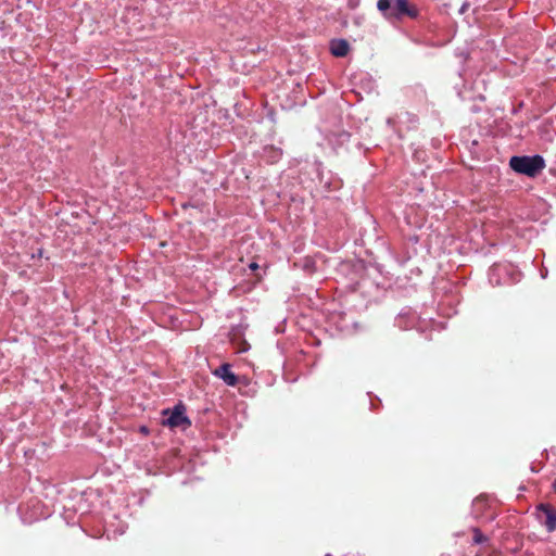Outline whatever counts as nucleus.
<instances>
[{
  "instance_id": "obj_1",
  "label": "nucleus",
  "mask_w": 556,
  "mask_h": 556,
  "mask_svg": "<svg viewBox=\"0 0 556 556\" xmlns=\"http://www.w3.org/2000/svg\"><path fill=\"white\" fill-rule=\"evenodd\" d=\"M377 8L388 20L416 18L419 13L407 0H378Z\"/></svg>"
},
{
  "instance_id": "obj_2",
  "label": "nucleus",
  "mask_w": 556,
  "mask_h": 556,
  "mask_svg": "<svg viewBox=\"0 0 556 556\" xmlns=\"http://www.w3.org/2000/svg\"><path fill=\"white\" fill-rule=\"evenodd\" d=\"M509 165L518 174L534 177L545 167V162L540 155H525L513 156L509 161Z\"/></svg>"
},
{
  "instance_id": "obj_3",
  "label": "nucleus",
  "mask_w": 556,
  "mask_h": 556,
  "mask_svg": "<svg viewBox=\"0 0 556 556\" xmlns=\"http://www.w3.org/2000/svg\"><path fill=\"white\" fill-rule=\"evenodd\" d=\"M538 518L548 532L556 530V508L549 504L541 503L538 507Z\"/></svg>"
},
{
  "instance_id": "obj_4",
  "label": "nucleus",
  "mask_w": 556,
  "mask_h": 556,
  "mask_svg": "<svg viewBox=\"0 0 556 556\" xmlns=\"http://www.w3.org/2000/svg\"><path fill=\"white\" fill-rule=\"evenodd\" d=\"M164 414H168V417L163 420V425L168 426L170 428L176 427H188L190 426V421L184 413V409L180 406H176L170 413L167 410Z\"/></svg>"
},
{
  "instance_id": "obj_5",
  "label": "nucleus",
  "mask_w": 556,
  "mask_h": 556,
  "mask_svg": "<svg viewBox=\"0 0 556 556\" xmlns=\"http://www.w3.org/2000/svg\"><path fill=\"white\" fill-rule=\"evenodd\" d=\"M214 376L224 380L227 386L233 387L238 382L237 376L230 370L229 364H223L213 371Z\"/></svg>"
},
{
  "instance_id": "obj_6",
  "label": "nucleus",
  "mask_w": 556,
  "mask_h": 556,
  "mask_svg": "<svg viewBox=\"0 0 556 556\" xmlns=\"http://www.w3.org/2000/svg\"><path fill=\"white\" fill-rule=\"evenodd\" d=\"M350 46L344 39H334L330 42V51L334 56L343 58L348 54Z\"/></svg>"
},
{
  "instance_id": "obj_7",
  "label": "nucleus",
  "mask_w": 556,
  "mask_h": 556,
  "mask_svg": "<svg viewBox=\"0 0 556 556\" xmlns=\"http://www.w3.org/2000/svg\"><path fill=\"white\" fill-rule=\"evenodd\" d=\"M484 541H486V538L482 534V532L475 528L473 529V542L476 544H480V543H483Z\"/></svg>"
},
{
  "instance_id": "obj_8",
  "label": "nucleus",
  "mask_w": 556,
  "mask_h": 556,
  "mask_svg": "<svg viewBox=\"0 0 556 556\" xmlns=\"http://www.w3.org/2000/svg\"><path fill=\"white\" fill-rule=\"evenodd\" d=\"M268 152L271 153V155H269L268 157L270 159L271 162H275L277 159L280 157L281 155V151L278 150V149H275V148H269L268 149Z\"/></svg>"
},
{
  "instance_id": "obj_9",
  "label": "nucleus",
  "mask_w": 556,
  "mask_h": 556,
  "mask_svg": "<svg viewBox=\"0 0 556 556\" xmlns=\"http://www.w3.org/2000/svg\"><path fill=\"white\" fill-rule=\"evenodd\" d=\"M257 267H258V266H257V264H256V263H251V264H250V268H251V269H256Z\"/></svg>"
},
{
  "instance_id": "obj_10",
  "label": "nucleus",
  "mask_w": 556,
  "mask_h": 556,
  "mask_svg": "<svg viewBox=\"0 0 556 556\" xmlns=\"http://www.w3.org/2000/svg\"><path fill=\"white\" fill-rule=\"evenodd\" d=\"M552 486H553V491L556 493V479L554 480V482H553V485H552Z\"/></svg>"
}]
</instances>
